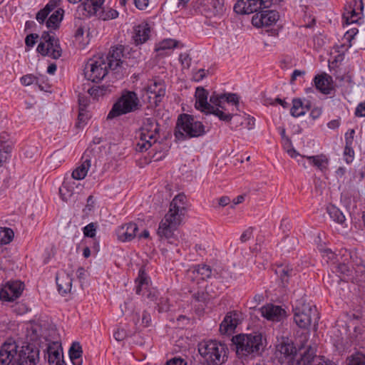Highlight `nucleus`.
<instances>
[{
    "label": "nucleus",
    "instance_id": "1",
    "mask_svg": "<svg viewBox=\"0 0 365 365\" xmlns=\"http://www.w3.org/2000/svg\"><path fill=\"white\" fill-rule=\"evenodd\" d=\"M237 357L242 361L259 356L264 351L267 339L260 332L239 334L232 338Z\"/></svg>",
    "mask_w": 365,
    "mask_h": 365
},
{
    "label": "nucleus",
    "instance_id": "2",
    "mask_svg": "<svg viewBox=\"0 0 365 365\" xmlns=\"http://www.w3.org/2000/svg\"><path fill=\"white\" fill-rule=\"evenodd\" d=\"M205 133V125L194 116L186 113L178 116L174 133L178 140L201 137Z\"/></svg>",
    "mask_w": 365,
    "mask_h": 365
},
{
    "label": "nucleus",
    "instance_id": "3",
    "mask_svg": "<svg viewBox=\"0 0 365 365\" xmlns=\"http://www.w3.org/2000/svg\"><path fill=\"white\" fill-rule=\"evenodd\" d=\"M140 106L141 104L136 93L124 90L120 97L113 104L108 114L107 118L112 119L123 114L134 112L139 110Z\"/></svg>",
    "mask_w": 365,
    "mask_h": 365
},
{
    "label": "nucleus",
    "instance_id": "4",
    "mask_svg": "<svg viewBox=\"0 0 365 365\" xmlns=\"http://www.w3.org/2000/svg\"><path fill=\"white\" fill-rule=\"evenodd\" d=\"M159 130V124L155 118H145L140 130L139 141L136 144V150L143 152L149 149L153 143H156Z\"/></svg>",
    "mask_w": 365,
    "mask_h": 365
},
{
    "label": "nucleus",
    "instance_id": "5",
    "mask_svg": "<svg viewBox=\"0 0 365 365\" xmlns=\"http://www.w3.org/2000/svg\"><path fill=\"white\" fill-rule=\"evenodd\" d=\"M294 320L297 325L302 329H307L314 320L317 324L319 319L315 306H311L309 304L299 302L293 309Z\"/></svg>",
    "mask_w": 365,
    "mask_h": 365
},
{
    "label": "nucleus",
    "instance_id": "6",
    "mask_svg": "<svg viewBox=\"0 0 365 365\" xmlns=\"http://www.w3.org/2000/svg\"><path fill=\"white\" fill-rule=\"evenodd\" d=\"M37 51L43 56H49L53 59H58L61 56L62 49L59 39L55 34L49 31H43L41 36V42L37 46Z\"/></svg>",
    "mask_w": 365,
    "mask_h": 365
},
{
    "label": "nucleus",
    "instance_id": "7",
    "mask_svg": "<svg viewBox=\"0 0 365 365\" xmlns=\"http://www.w3.org/2000/svg\"><path fill=\"white\" fill-rule=\"evenodd\" d=\"M181 220L173 217L171 214H166L159 223L157 235L160 240H166L168 243L175 244L178 241L175 231L181 223Z\"/></svg>",
    "mask_w": 365,
    "mask_h": 365
},
{
    "label": "nucleus",
    "instance_id": "8",
    "mask_svg": "<svg viewBox=\"0 0 365 365\" xmlns=\"http://www.w3.org/2000/svg\"><path fill=\"white\" fill-rule=\"evenodd\" d=\"M225 351L222 344H218L216 341H210L200 343L198 346V351L205 361L212 363L213 365H220L224 362V356L222 353Z\"/></svg>",
    "mask_w": 365,
    "mask_h": 365
},
{
    "label": "nucleus",
    "instance_id": "9",
    "mask_svg": "<svg viewBox=\"0 0 365 365\" xmlns=\"http://www.w3.org/2000/svg\"><path fill=\"white\" fill-rule=\"evenodd\" d=\"M109 67L103 58L89 59L84 68L85 77L92 82H98L109 73Z\"/></svg>",
    "mask_w": 365,
    "mask_h": 365
},
{
    "label": "nucleus",
    "instance_id": "10",
    "mask_svg": "<svg viewBox=\"0 0 365 365\" xmlns=\"http://www.w3.org/2000/svg\"><path fill=\"white\" fill-rule=\"evenodd\" d=\"M123 47L122 46L112 47L106 56H101L103 58L104 61H106L107 66L109 67L110 71L115 76V78H120L123 76Z\"/></svg>",
    "mask_w": 365,
    "mask_h": 365
},
{
    "label": "nucleus",
    "instance_id": "11",
    "mask_svg": "<svg viewBox=\"0 0 365 365\" xmlns=\"http://www.w3.org/2000/svg\"><path fill=\"white\" fill-rule=\"evenodd\" d=\"M40 350L33 344H26L17 350L16 359L14 363L16 365H37L40 361Z\"/></svg>",
    "mask_w": 365,
    "mask_h": 365
},
{
    "label": "nucleus",
    "instance_id": "12",
    "mask_svg": "<svg viewBox=\"0 0 365 365\" xmlns=\"http://www.w3.org/2000/svg\"><path fill=\"white\" fill-rule=\"evenodd\" d=\"M24 289V284L19 280L9 281L0 290V299L12 302L19 298Z\"/></svg>",
    "mask_w": 365,
    "mask_h": 365
},
{
    "label": "nucleus",
    "instance_id": "13",
    "mask_svg": "<svg viewBox=\"0 0 365 365\" xmlns=\"http://www.w3.org/2000/svg\"><path fill=\"white\" fill-rule=\"evenodd\" d=\"M279 17V13L275 10L262 9L252 16V24L257 28L267 27L275 24Z\"/></svg>",
    "mask_w": 365,
    "mask_h": 365
},
{
    "label": "nucleus",
    "instance_id": "14",
    "mask_svg": "<svg viewBox=\"0 0 365 365\" xmlns=\"http://www.w3.org/2000/svg\"><path fill=\"white\" fill-rule=\"evenodd\" d=\"M44 358L49 365H66L61 344L58 341H52L48 344L44 351Z\"/></svg>",
    "mask_w": 365,
    "mask_h": 365
},
{
    "label": "nucleus",
    "instance_id": "15",
    "mask_svg": "<svg viewBox=\"0 0 365 365\" xmlns=\"http://www.w3.org/2000/svg\"><path fill=\"white\" fill-rule=\"evenodd\" d=\"M17 349L15 341L4 342L0 349V365H12L17 355Z\"/></svg>",
    "mask_w": 365,
    "mask_h": 365
},
{
    "label": "nucleus",
    "instance_id": "16",
    "mask_svg": "<svg viewBox=\"0 0 365 365\" xmlns=\"http://www.w3.org/2000/svg\"><path fill=\"white\" fill-rule=\"evenodd\" d=\"M187 197L183 193L176 195L170 204V209L167 214H171L173 217L182 220L186 211Z\"/></svg>",
    "mask_w": 365,
    "mask_h": 365
},
{
    "label": "nucleus",
    "instance_id": "17",
    "mask_svg": "<svg viewBox=\"0 0 365 365\" xmlns=\"http://www.w3.org/2000/svg\"><path fill=\"white\" fill-rule=\"evenodd\" d=\"M138 227L137 224L129 222L124 224L116 230L118 240L121 242H130L137 237Z\"/></svg>",
    "mask_w": 365,
    "mask_h": 365
},
{
    "label": "nucleus",
    "instance_id": "18",
    "mask_svg": "<svg viewBox=\"0 0 365 365\" xmlns=\"http://www.w3.org/2000/svg\"><path fill=\"white\" fill-rule=\"evenodd\" d=\"M314 82L316 88L324 95H329L334 90L332 77L326 73L317 75Z\"/></svg>",
    "mask_w": 365,
    "mask_h": 365
},
{
    "label": "nucleus",
    "instance_id": "19",
    "mask_svg": "<svg viewBox=\"0 0 365 365\" xmlns=\"http://www.w3.org/2000/svg\"><path fill=\"white\" fill-rule=\"evenodd\" d=\"M262 315L273 322H280L286 316V312L280 306L274 304H267L262 307L261 309Z\"/></svg>",
    "mask_w": 365,
    "mask_h": 365
},
{
    "label": "nucleus",
    "instance_id": "20",
    "mask_svg": "<svg viewBox=\"0 0 365 365\" xmlns=\"http://www.w3.org/2000/svg\"><path fill=\"white\" fill-rule=\"evenodd\" d=\"M195 108L207 114L208 110L212 109V106L207 102L208 92L203 87H197L195 91Z\"/></svg>",
    "mask_w": 365,
    "mask_h": 365
},
{
    "label": "nucleus",
    "instance_id": "21",
    "mask_svg": "<svg viewBox=\"0 0 365 365\" xmlns=\"http://www.w3.org/2000/svg\"><path fill=\"white\" fill-rule=\"evenodd\" d=\"M147 91L150 93L149 99L153 98L155 106H158L165 96V87L161 82H153L148 86Z\"/></svg>",
    "mask_w": 365,
    "mask_h": 365
},
{
    "label": "nucleus",
    "instance_id": "22",
    "mask_svg": "<svg viewBox=\"0 0 365 365\" xmlns=\"http://www.w3.org/2000/svg\"><path fill=\"white\" fill-rule=\"evenodd\" d=\"M269 0H244V9L245 14L258 13L262 9L271 7Z\"/></svg>",
    "mask_w": 365,
    "mask_h": 365
},
{
    "label": "nucleus",
    "instance_id": "23",
    "mask_svg": "<svg viewBox=\"0 0 365 365\" xmlns=\"http://www.w3.org/2000/svg\"><path fill=\"white\" fill-rule=\"evenodd\" d=\"M277 350L283 355L285 360L290 361L297 351L294 343L289 339H282V341L277 346Z\"/></svg>",
    "mask_w": 365,
    "mask_h": 365
},
{
    "label": "nucleus",
    "instance_id": "24",
    "mask_svg": "<svg viewBox=\"0 0 365 365\" xmlns=\"http://www.w3.org/2000/svg\"><path fill=\"white\" fill-rule=\"evenodd\" d=\"M56 281L60 293L65 294L71 291L73 280L69 274L65 272L57 273Z\"/></svg>",
    "mask_w": 365,
    "mask_h": 365
},
{
    "label": "nucleus",
    "instance_id": "25",
    "mask_svg": "<svg viewBox=\"0 0 365 365\" xmlns=\"http://www.w3.org/2000/svg\"><path fill=\"white\" fill-rule=\"evenodd\" d=\"M275 274L279 277L282 286L285 287L289 283L290 279L296 274V272L290 266L282 264L277 267Z\"/></svg>",
    "mask_w": 365,
    "mask_h": 365
},
{
    "label": "nucleus",
    "instance_id": "26",
    "mask_svg": "<svg viewBox=\"0 0 365 365\" xmlns=\"http://www.w3.org/2000/svg\"><path fill=\"white\" fill-rule=\"evenodd\" d=\"M237 313L229 312L225 317L220 325V331L222 334L233 331L237 325Z\"/></svg>",
    "mask_w": 365,
    "mask_h": 365
},
{
    "label": "nucleus",
    "instance_id": "27",
    "mask_svg": "<svg viewBox=\"0 0 365 365\" xmlns=\"http://www.w3.org/2000/svg\"><path fill=\"white\" fill-rule=\"evenodd\" d=\"M310 165L317 168L322 173H326L328 170L329 160L324 154L307 156Z\"/></svg>",
    "mask_w": 365,
    "mask_h": 365
},
{
    "label": "nucleus",
    "instance_id": "28",
    "mask_svg": "<svg viewBox=\"0 0 365 365\" xmlns=\"http://www.w3.org/2000/svg\"><path fill=\"white\" fill-rule=\"evenodd\" d=\"M297 354L302 361H304L305 365H312L316 358V350L311 345H308L307 347L301 345L297 349Z\"/></svg>",
    "mask_w": 365,
    "mask_h": 365
},
{
    "label": "nucleus",
    "instance_id": "29",
    "mask_svg": "<svg viewBox=\"0 0 365 365\" xmlns=\"http://www.w3.org/2000/svg\"><path fill=\"white\" fill-rule=\"evenodd\" d=\"M150 29L148 24H142L135 26L134 40L136 44H142L148 38Z\"/></svg>",
    "mask_w": 365,
    "mask_h": 365
},
{
    "label": "nucleus",
    "instance_id": "30",
    "mask_svg": "<svg viewBox=\"0 0 365 365\" xmlns=\"http://www.w3.org/2000/svg\"><path fill=\"white\" fill-rule=\"evenodd\" d=\"M68 354L70 359L73 365H82L83 350L79 342H73L69 349Z\"/></svg>",
    "mask_w": 365,
    "mask_h": 365
},
{
    "label": "nucleus",
    "instance_id": "31",
    "mask_svg": "<svg viewBox=\"0 0 365 365\" xmlns=\"http://www.w3.org/2000/svg\"><path fill=\"white\" fill-rule=\"evenodd\" d=\"M292 107L290 109V114L293 117H299L304 115L310 108V103L304 105L299 98H294L292 100Z\"/></svg>",
    "mask_w": 365,
    "mask_h": 365
},
{
    "label": "nucleus",
    "instance_id": "32",
    "mask_svg": "<svg viewBox=\"0 0 365 365\" xmlns=\"http://www.w3.org/2000/svg\"><path fill=\"white\" fill-rule=\"evenodd\" d=\"M63 14L64 10L63 9H57L48 19L46 26L54 30L58 29L63 20Z\"/></svg>",
    "mask_w": 365,
    "mask_h": 365
},
{
    "label": "nucleus",
    "instance_id": "33",
    "mask_svg": "<svg viewBox=\"0 0 365 365\" xmlns=\"http://www.w3.org/2000/svg\"><path fill=\"white\" fill-rule=\"evenodd\" d=\"M137 284L135 292L137 294H143V289H146L148 287V277L145 269L141 267L138 272V276L135 279Z\"/></svg>",
    "mask_w": 365,
    "mask_h": 365
},
{
    "label": "nucleus",
    "instance_id": "34",
    "mask_svg": "<svg viewBox=\"0 0 365 365\" xmlns=\"http://www.w3.org/2000/svg\"><path fill=\"white\" fill-rule=\"evenodd\" d=\"M91 160L85 159L79 166L73 170L71 175L72 178L78 180L84 179L91 168Z\"/></svg>",
    "mask_w": 365,
    "mask_h": 365
},
{
    "label": "nucleus",
    "instance_id": "35",
    "mask_svg": "<svg viewBox=\"0 0 365 365\" xmlns=\"http://www.w3.org/2000/svg\"><path fill=\"white\" fill-rule=\"evenodd\" d=\"M105 0H85L82 5L83 9L88 12L89 16L96 14L98 11L101 9V6Z\"/></svg>",
    "mask_w": 365,
    "mask_h": 365
},
{
    "label": "nucleus",
    "instance_id": "36",
    "mask_svg": "<svg viewBox=\"0 0 365 365\" xmlns=\"http://www.w3.org/2000/svg\"><path fill=\"white\" fill-rule=\"evenodd\" d=\"M332 272L336 273L335 274H342L344 277H347L348 279H343L344 280H348L349 277L352 275L353 273V267L349 265L347 263H338L334 264L332 267Z\"/></svg>",
    "mask_w": 365,
    "mask_h": 365
},
{
    "label": "nucleus",
    "instance_id": "37",
    "mask_svg": "<svg viewBox=\"0 0 365 365\" xmlns=\"http://www.w3.org/2000/svg\"><path fill=\"white\" fill-rule=\"evenodd\" d=\"M327 212L333 221L336 223L342 225L346 220L343 212L334 205H329L327 207Z\"/></svg>",
    "mask_w": 365,
    "mask_h": 365
},
{
    "label": "nucleus",
    "instance_id": "38",
    "mask_svg": "<svg viewBox=\"0 0 365 365\" xmlns=\"http://www.w3.org/2000/svg\"><path fill=\"white\" fill-rule=\"evenodd\" d=\"M98 16L100 19H102L103 21H108L110 19H115L118 16V12L113 9L108 8V9H101L96 14Z\"/></svg>",
    "mask_w": 365,
    "mask_h": 365
},
{
    "label": "nucleus",
    "instance_id": "39",
    "mask_svg": "<svg viewBox=\"0 0 365 365\" xmlns=\"http://www.w3.org/2000/svg\"><path fill=\"white\" fill-rule=\"evenodd\" d=\"M195 272L201 276L202 279H207L213 277L214 271L212 270L210 266L201 264L195 267Z\"/></svg>",
    "mask_w": 365,
    "mask_h": 365
},
{
    "label": "nucleus",
    "instance_id": "40",
    "mask_svg": "<svg viewBox=\"0 0 365 365\" xmlns=\"http://www.w3.org/2000/svg\"><path fill=\"white\" fill-rule=\"evenodd\" d=\"M14 236V231L11 228L0 227V246L9 244Z\"/></svg>",
    "mask_w": 365,
    "mask_h": 365
},
{
    "label": "nucleus",
    "instance_id": "41",
    "mask_svg": "<svg viewBox=\"0 0 365 365\" xmlns=\"http://www.w3.org/2000/svg\"><path fill=\"white\" fill-rule=\"evenodd\" d=\"M209 8L212 15L216 16L222 14L224 11V4L222 0H207Z\"/></svg>",
    "mask_w": 365,
    "mask_h": 365
},
{
    "label": "nucleus",
    "instance_id": "42",
    "mask_svg": "<svg viewBox=\"0 0 365 365\" xmlns=\"http://www.w3.org/2000/svg\"><path fill=\"white\" fill-rule=\"evenodd\" d=\"M213 277L219 279L221 282H228L232 279V274L227 269H215Z\"/></svg>",
    "mask_w": 365,
    "mask_h": 365
},
{
    "label": "nucleus",
    "instance_id": "43",
    "mask_svg": "<svg viewBox=\"0 0 365 365\" xmlns=\"http://www.w3.org/2000/svg\"><path fill=\"white\" fill-rule=\"evenodd\" d=\"M221 96H224V99H220V106H218L219 108H223V105L225 103H232L234 105L239 104V98L235 93H223L220 94Z\"/></svg>",
    "mask_w": 365,
    "mask_h": 365
},
{
    "label": "nucleus",
    "instance_id": "44",
    "mask_svg": "<svg viewBox=\"0 0 365 365\" xmlns=\"http://www.w3.org/2000/svg\"><path fill=\"white\" fill-rule=\"evenodd\" d=\"M0 148L10 153H11L12 142L9 140V136L6 133L0 134Z\"/></svg>",
    "mask_w": 365,
    "mask_h": 365
},
{
    "label": "nucleus",
    "instance_id": "45",
    "mask_svg": "<svg viewBox=\"0 0 365 365\" xmlns=\"http://www.w3.org/2000/svg\"><path fill=\"white\" fill-rule=\"evenodd\" d=\"M207 114H214L215 115L217 116L220 120L225 122H230L232 118V114L225 113L218 108H215V106H212V110H208Z\"/></svg>",
    "mask_w": 365,
    "mask_h": 365
},
{
    "label": "nucleus",
    "instance_id": "46",
    "mask_svg": "<svg viewBox=\"0 0 365 365\" xmlns=\"http://www.w3.org/2000/svg\"><path fill=\"white\" fill-rule=\"evenodd\" d=\"M86 106L87 105L79 106V113L78 115V121L76 123L77 127H81L82 125L86 124L89 118L88 114L85 109Z\"/></svg>",
    "mask_w": 365,
    "mask_h": 365
},
{
    "label": "nucleus",
    "instance_id": "47",
    "mask_svg": "<svg viewBox=\"0 0 365 365\" xmlns=\"http://www.w3.org/2000/svg\"><path fill=\"white\" fill-rule=\"evenodd\" d=\"M347 365H365V355L361 353L353 354L348 359Z\"/></svg>",
    "mask_w": 365,
    "mask_h": 365
},
{
    "label": "nucleus",
    "instance_id": "48",
    "mask_svg": "<svg viewBox=\"0 0 365 365\" xmlns=\"http://www.w3.org/2000/svg\"><path fill=\"white\" fill-rule=\"evenodd\" d=\"M178 42L173 39H165L159 43L157 51L172 49L177 47Z\"/></svg>",
    "mask_w": 365,
    "mask_h": 365
},
{
    "label": "nucleus",
    "instance_id": "49",
    "mask_svg": "<svg viewBox=\"0 0 365 365\" xmlns=\"http://www.w3.org/2000/svg\"><path fill=\"white\" fill-rule=\"evenodd\" d=\"M96 224L91 222L83 227V235L85 237L93 238L96 236Z\"/></svg>",
    "mask_w": 365,
    "mask_h": 365
},
{
    "label": "nucleus",
    "instance_id": "50",
    "mask_svg": "<svg viewBox=\"0 0 365 365\" xmlns=\"http://www.w3.org/2000/svg\"><path fill=\"white\" fill-rule=\"evenodd\" d=\"M133 333L126 331L123 328H118L113 334L114 338L118 341H123L124 339L128 336H131Z\"/></svg>",
    "mask_w": 365,
    "mask_h": 365
},
{
    "label": "nucleus",
    "instance_id": "51",
    "mask_svg": "<svg viewBox=\"0 0 365 365\" xmlns=\"http://www.w3.org/2000/svg\"><path fill=\"white\" fill-rule=\"evenodd\" d=\"M342 280L344 279L337 274H328L327 277L323 278V282L327 286H332L334 282L339 283V282Z\"/></svg>",
    "mask_w": 365,
    "mask_h": 365
},
{
    "label": "nucleus",
    "instance_id": "52",
    "mask_svg": "<svg viewBox=\"0 0 365 365\" xmlns=\"http://www.w3.org/2000/svg\"><path fill=\"white\" fill-rule=\"evenodd\" d=\"M208 73H209L208 70L206 71L203 68H200L193 73L192 80L196 82H200V81H202L207 76Z\"/></svg>",
    "mask_w": 365,
    "mask_h": 365
},
{
    "label": "nucleus",
    "instance_id": "53",
    "mask_svg": "<svg viewBox=\"0 0 365 365\" xmlns=\"http://www.w3.org/2000/svg\"><path fill=\"white\" fill-rule=\"evenodd\" d=\"M179 60L184 68H189L191 64L192 58L188 53H181L179 56Z\"/></svg>",
    "mask_w": 365,
    "mask_h": 365
},
{
    "label": "nucleus",
    "instance_id": "54",
    "mask_svg": "<svg viewBox=\"0 0 365 365\" xmlns=\"http://www.w3.org/2000/svg\"><path fill=\"white\" fill-rule=\"evenodd\" d=\"M349 16H346V23L352 24L357 22L358 19H360V13L356 12L354 9H351L350 11L348 12Z\"/></svg>",
    "mask_w": 365,
    "mask_h": 365
},
{
    "label": "nucleus",
    "instance_id": "55",
    "mask_svg": "<svg viewBox=\"0 0 365 365\" xmlns=\"http://www.w3.org/2000/svg\"><path fill=\"white\" fill-rule=\"evenodd\" d=\"M37 78L32 74H27L21 78V83L26 86L33 84Z\"/></svg>",
    "mask_w": 365,
    "mask_h": 365
},
{
    "label": "nucleus",
    "instance_id": "56",
    "mask_svg": "<svg viewBox=\"0 0 365 365\" xmlns=\"http://www.w3.org/2000/svg\"><path fill=\"white\" fill-rule=\"evenodd\" d=\"M314 365H336L334 361L326 358L324 356H317L314 360Z\"/></svg>",
    "mask_w": 365,
    "mask_h": 365
},
{
    "label": "nucleus",
    "instance_id": "57",
    "mask_svg": "<svg viewBox=\"0 0 365 365\" xmlns=\"http://www.w3.org/2000/svg\"><path fill=\"white\" fill-rule=\"evenodd\" d=\"M49 14V11L43 8L38 11L36 19L39 24H42L44 23Z\"/></svg>",
    "mask_w": 365,
    "mask_h": 365
},
{
    "label": "nucleus",
    "instance_id": "58",
    "mask_svg": "<svg viewBox=\"0 0 365 365\" xmlns=\"http://www.w3.org/2000/svg\"><path fill=\"white\" fill-rule=\"evenodd\" d=\"M38 35L36 34H31L28 35L25 39L26 46L28 47H33L35 45L36 41L37 38H38Z\"/></svg>",
    "mask_w": 365,
    "mask_h": 365
},
{
    "label": "nucleus",
    "instance_id": "59",
    "mask_svg": "<svg viewBox=\"0 0 365 365\" xmlns=\"http://www.w3.org/2000/svg\"><path fill=\"white\" fill-rule=\"evenodd\" d=\"M224 96H221L220 94L214 92L210 97V103L212 106H220V99H224Z\"/></svg>",
    "mask_w": 365,
    "mask_h": 365
},
{
    "label": "nucleus",
    "instance_id": "60",
    "mask_svg": "<svg viewBox=\"0 0 365 365\" xmlns=\"http://www.w3.org/2000/svg\"><path fill=\"white\" fill-rule=\"evenodd\" d=\"M61 0H50L44 9L51 13L53 9L60 6Z\"/></svg>",
    "mask_w": 365,
    "mask_h": 365
},
{
    "label": "nucleus",
    "instance_id": "61",
    "mask_svg": "<svg viewBox=\"0 0 365 365\" xmlns=\"http://www.w3.org/2000/svg\"><path fill=\"white\" fill-rule=\"evenodd\" d=\"M88 93L92 96L94 99H98L99 97L103 96V94H101V90L98 86H93L88 89Z\"/></svg>",
    "mask_w": 365,
    "mask_h": 365
},
{
    "label": "nucleus",
    "instance_id": "62",
    "mask_svg": "<svg viewBox=\"0 0 365 365\" xmlns=\"http://www.w3.org/2000/svg\"><path fill=\"white\" fill-rule=\"evenodd\" d=\"M354 114L357 117H365V101L359 103L356 108Z\"/></svg>",
    "mask_w": 365,
    "mask_h": 365
},
{
    "label": "nucleus",
    "instance_id": "63",
    "mask_svg": "<svg viewBox=\"0 0 365 365\" xmlns=\"http://www.w3.org/2000/svg\"><path fill=\"white\" fill-rule=\"evenodd\" d=\"M252 227H249L245 230L240 237V240L242 242H245L249 240L252 237Z\"/></svg>",
    "mask_w": 365,
    "mask_h": 365
},
{
    "label": "nucleus",
    "instance_id": "64",
    "mask_svg": "<svg viewBox=\"0 0 365 365\" xmlns=\"http://www.w3.org/2000/svg\"><path fill=\"white\" fill-rule=\"evenodd\" d=\"M288 365H305L304 361L302 360V359L298 356L297 351L294 355V357H292L290 361H287Z\"/></svg>",
    "mask_w": 365,
    "mask_h": 365
}]
</instances>
